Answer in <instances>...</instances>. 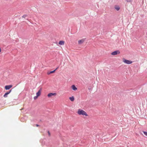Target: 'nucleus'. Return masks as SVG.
<instances>
[{
    "label": "nucleus",
    "mask_w": 147,
    "mask_h": 147,
    "mask_svg": "<svg viewBox=\"0 0 147 147\" xmlns=\"http://www.w3.org/2000/svg\"><path fill=\"white\" fill-rule=\"evenodd\" d=\"M69 99L72 101H73L74 100V98L73 96L69 97Z\"/></svg>",
    "instance_id": "13"
},
{
    "label": "nucleus",
    "mask_w": 147,
    "mask_h": 147,
    "mask_svg": "<svg viewBox=\"0 0 147 147\" xmlns=\"http://www.w3.org/2000/svg\"><path fill=\"white\" fill-rule=\"evenodd\" d=\"M1 52V48H0V52Z\"/></svg>",
    "instance_id": "21"
},
{
    "label": "nucleus",
    "mask_w": 147,
    "mask_h": 147,
    "mask_svg": "<svg viewBox=\"0 0 147 147\" xmlns=\"http://www.w3.org/2000/svg\"><path fill=\"white\" fill-rule=\"evenodd\" d=\"M12 87L11 85H7L5 86V89L6 90H9Z\"/></svg>",
    "instance_id": "7"
},
{
    "label": "nucleus",
    "mask_w": 147,
    "mask_h": 147,
    "mask_svg": "<svg viewBox=\"0 0 147 147\" xmlns=\"http://www.w3.org/2000/svg\"><path fill=\"white\" fill-rule=\"evenodd\" d=\"M48 134H49V136H50L51 134H50V132H49V131H48Z\"/></svg>",
    "instance_id": "18"
},
{
    "label": "nucleus",
    "mask_w": 147,
    "mask_h": 147,
    "mask_svg": "<svg viewBox=\"0 0 147 147\" xmlns=\"http://www.w3.org/2000/svg\"><path fill=\"white\" fill-rule=\"evenodd\" d=\"M36 126H37V127H38V126H39V125H38V124H36Z\"/></svg>",
    "instance_id": "19"
},
{
    "label": "nucleus",
    "mask_w": 147,
    "mask_h": 147,
    "mask_svg": "<svg viewBox=\"0 0 147 147\" xmlns=\"http://www.w3.org/2000/svg\"><path fill=\"white\" fill-rule=\"evenodd\" d=\"M115 8L117 11H119L120 9V7L118 5H115Z\"/></svg>",
    "instance_id": "9"
},
{
    "label": "nucleus",
    "mask_w": 147,
    "mask_h": 147,
    "mask_svg": "<svg viewBox=\"0 0 147 147\" xmlns=\"http://www.w3.org/2000/svg\"><path fill=\"white\" fill-rule=\"evenodd\" d=\"M59 68V67H57L55 70V71L57 70Z\"/></svg>",
    "instance_id": "20"
},
{
    "label": "nucleus",
    "mask_w": 147,
    "mask_h": 147,
    "mask_svg": "<svg viewBox=\"0 0 147 147\" xmlns=\"http://www.w3.org/2000/svg\"><path fill=\"white\" fill-rule=\"evenodd\" d=\"M72 89L74 90H76L77 89V88L74 85H73L72 86Z\"/></svg>",
    "instance_id": "10"
},
{
    "label": "nucleus",
    "mask_w": 147,
    "mask_h": 147,
    "mask_svg": "<svg viewBox=\"0 0 147 147\" xmlns=\"http://www.w3.org/2000/svg\"><path fill=\"white\" fill-rule=\"evenodd\" d=\"M26 16V15H23V16H22V17H23V18H25Z\"/></svg>",
    "instance_id": "17"
},
{
    "label": "nucleus",
    "mask_w": 147,
    "mask_h": 147,
    "mask_svg": "<svg viewBox=\"0 0 147 147\" xmlns=\"http://www.w3.org/2000/svg\"><path fill=\"white\" fill-rule=\"evenodd\" d=\"M38 97V96H34V100H36V99Z\"/></svg>",
    "instance_id": "15"
},
{
    "label": "nucleus",
    "mask_w": 147,
    "mask_h": 147,
    "mask_svg": "<svg viewBox=\"0 0 147 147\" xmlns=\"http://www.w3.org/2000/svg\"><path fill=\"white\" fill-rule=\"evenodd\" d=\"M120 53V52L119 51H115L111 53V54L113 55H116L117 54H119Z\"/></svg>",
    "instance_id": "3"
},
{
    "label": "nucleus",
    "mask_w": 147,
    "mask_h": 147,
    "mask_svg": "<svg viewBox=\"0 0 147 147\" xmlns=\"http://www.w3.org/2000/svg\"><path fill=\"white\" fill-rule=\"evenodd\" d=\"M143 132H144V134L147 136V132H146V131H143Z\"/></svg>",
    "instance_id": "14"
},
{
    "label": "nucleus",
    "mask_w": 147,
    "mask_h": 147,
    "mask_svg": "<svg viewBox=\"0 0 147 147\" xmlns=\"http://www.w3.org/2000/svg\"><path fill=\"white\" fill-rule=\"evenodd\" d=\"M55 70H54L53 71H50V72H48L47 73V74L48 75H49L55 72Z\"/></svg>",
    "instance_id": "12"
},
{
    "label": "nucleus",
    "mask_w": 147,
    "mask_h": 147,
    "mask_svg": "<svg viewBox=\"0 0 147 147\" xmlns=\"http://www.w3.org/2000/svg\"><path fill=\"white\" fill-rule=\"evenodd\" d=\"M123 61L126 64H129L132 63V61L125 59H123Z\"/></svg>",
    "instance_id": "2"
},
{
    "label": "nucleus",
    "mask_w": 147,
    "mask_h": 147,
    "mask_svg": "<svg viewBox=\"0 0 147 147\" xmlns=\"http://www.w3.org/2000/svg\"><path fill=\"white\" fill-rule=\"evenodd\" d=\"M126 1L128 2H130L132 1L131 0H126Z\"/></svg>",
    "instance_id": "16"
},
{
    "label": "nucleus",
    "mask_w": 147,
    "mask_h": 147,
    "mask_svg": "<svg viewBox=\"0 0 147 147\" xmlns=\"http://www.w3.org/2000/svg\"><path fill=\"white\" fill-rule=\"evenodd\" d=\"M11 90H10L9 91L7 92L6 93H5V94L3 95V97L5 98L7 97V95L8 94H9L11 92Z\"/></svg>",
    "instance_id": "4"
},
{
    "label": "nucleus",
    "mask_w": 147,
    "mask_h": 147,
    "mask_svg": "<svg viewBox=\"0 0 147 147\" xmlns=\"http://www.w3.org/2000/svg\"><path fill=\"white\" fill-rule=\"evenodd\" d=\"M42 90V88H40V90H38V92L36 93V95L38 96H39L41 94V91Z\"/></svg>",
    "instance_id": "6"
},
{
    "label": "nucleus",
    "mask_w": 147,
    "mask_h": 147,
    "mask_svg": "<svg viewBox=\"0 0 147 147\" xmlns=\"http://www.w3.org/2000/svg\"><path fill=\"white\" fill-rule=\"evenodd\" d=\"M85 40V39H81V40H80L78 41V44H81L82 43H83Z\"/></svg>",
    "instance_id": "8"
},
{
    "label": "nucleus",
    "mask_w": 147,
    "mask_h": 147,
    "mask_svg": "<svg viewBox=\"0 0 147 147\" xmlns=\"http://www.w3.org/2000/svg\"><path fill=\"white\" fill-rule=\"evenodd\" d=\"M56 95V93H49V94H48V95H47V96H48L49 97H51V96H55Z\"/></svg>",
    "instance_id": "5"
},
{
    "label": "nucleus",
    "mask_w": 147,
    "mask_h": 147,
    "mask_svg": "<svg viewBox=\"0 0 147 147\" xmlns=\"http://www.w3.org/2000/svg\"><path fill=\"white\" fill-rule=\"evenodd\" d=\"M59 44L61 45H63L64 44V42L63 41H59Z\"/></svg>",
    "instance_id": "11"
},
{
    "label": "nucleus",
    "mask_w": 147,
    "mask_h": 147,
    "mask_svg": "<svg viewBox=\"0 0 147 147\" xmlns=\"http://www.w3.org/2000/svg\"><path fill=\"white\" fill-rule=\"evenodd\" d=\"M78 113L80 115H82L86 116L88 115L86 113L85 111L82 109H79L78 111Z\"/></svg>",
    "instance_id": "1"
}]
</instances>
